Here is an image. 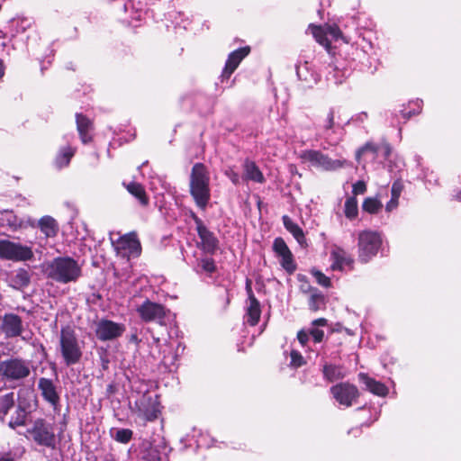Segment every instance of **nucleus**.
<instances>
[{"mask_svg": "<svg viewBox=\"0 0 461 461\" xmlns=\"http://www.w3.org/2000/svg\"><path fill=\"white\" fill-rule=\"evenodd\" d=\"M46 273L53 281L66 285L77 282L82 276V268L70 257H58L49 263Z\"/></svg>", "mask_w": 461, "mask_h": 461, "instance_id": "f257e3e1", "label": "nucleus"}, {"mask_svg": "<svg viewBox=\"0 0 461 461\" xmlns=\"http://www.w3.org/2000/svg\"><path fill=\"white\" fill-rule=\"evenodd\" d=\"M190 194L195 204L204 210L211 198L210 176L203 163H195L190 174Z\"/></svg>", "mask_w": 461, "mask_h": 461, "instance_id": "f03ea898", "label": "nucleus"}, {"mask_svg": "<svg viewBox=\"0 0 461 461\" xmlns=\"http://www.w3.org/2000/svg\"><path fill=\"white\" fill-rule=\"evenodd\" d=\"M342 131L339 109L335 106L330 107L321 121L319 138L329 146H336L341 140Z\"/></svg>", "mask_w": 461, "mask_h": 461, "instance_id": "7ed1b4c3", "label": "nucleus"}, {"mask_svg": "<svg viewBox=\"0 0 461 461\" xmlns=\"http://www.w3.org/2000/svg\"><path fill=\"white\" fill-rule=\"evenodd\" d=\"M59 352L67 366L77 364L82 358V347L75 331L68 326L60 330Z\"/></svg>", "mask_w": 461, "mask_h": 461, "instance_id": "20e7f679", "label": "nucleus"}, {"mask_svg": "<svg viewBox=\"0 0 461 461\" xmlns=\"http://www.w3.org/2000/svg\"><path fill=\"white\" fill-rule=\"evenodd\" d=\"M383 244L382 233L377 230H364L358 233V259L363 263L369 262L375 257Z\"/></svg>", "mask_w": 461, "mask_h": 461, "instance_id": "39448f33", "label": "nucleus"}, {"mask_svg": "<svg viewBox=\"0 0 461 461\" xmlns=\"http://www.w3.org/2000/svg\"><path fill=\"white\" fill-rule=\"evenodd\" d=\"M31 375V362L20 357L0 361V375L6 382H20Z\"/></svg>", "mask_w": 461, "mask_h": 461, "instance_id": "423d86ee", "label": "nucleus"}, {"mask_svg": "<svg viewBox=\"0 0 461 461\" xmlns=\"http://www.w3.org/2000/svg\"><path fill=\"white\" fill-rule=\"evenodd\" d=\"M28 432L37 445L52 450L57 447L58 440L54 425L46 420L42 418L35 420Z\"/></svg>", "mask_w": 461, "mask_h": 461, "instance_id": "0eeeda50", "label": "nucleus"}, {"mask_svg": "<svg viewBox=\"0 0 461 461\" xmlns=\"http://www.w3.org/2000/svg\"><path fill=\"white\" fill-rule=\"evenodd\" d=\"M302 158L312 167L324 171H336L350 165L349 161L345 158L332 159L328 155L316 149L305 150Z\"/></svg>", "mask_w": 461, "mask_h": 461, "instance_id": "6e6552de", "label": "nucleus"}, {"mask_svg": "<svg viewBox=\"0 0 461 461\" xmlns=\"http://www.w3.org/2000/svg\"><path fill=\"white\" fill-rule=\"evenodd\" d=\"M33 258L31 246L13 242L7 240H0V258L12 261H28Z\"/></svg>", "mask_w": 461, "mask_h": 461, "instance_id": "1a4fd4ad", "label": "nucleus"}, {"mask_svg": "<svg viewBox=\"0 0 461 461\" xmlns=\"http://www.w3.org/2000/svg\"><path fill=\"white\" fill-rule=\"evenodd\" d=\"M135 412L145 421H154L161 412L158 396L144 393L135 402Z\"/></svg>", "mask_w": 461, "mask_h": 461, "instance_id": "9d476101", "label": "nucleus"}, {"mask_svg": "<svg viewBox=\"0 0 461 461\" xmlns=\"http://www.w3.org/2000/svg\"><path fill=\"white\" fill-rule=\"evenodd\" d=\"M112 244L117 255L130 259L140 255L141 246L137 235L134 232L125 234L113 240Z\"/></svg>", "mask_w": 461, "mask_h": 461, "instance_id": "9b49d317", "label": "nucleus"}, {"mask_svg": "<svg viewBox=\"0 0 461 461\" xmlns=\"http://www.w3.org/2000/svg\"><path fill=\"white\" fill-rule=\"evenodd\" d=\"M136 311L140 318L145 322L154 321L159 325L165 324L167 310L161 303L146 299L137 307Z\"/></svg>", "mask_w": 461, "mask_h": 461, "instance_id": "f8f14e48", "label": "nucleus"}, {"mask_svg": "<svg viewBox=\"0 0 461 461\" xmlns=\"http://www.w3.org/2000/svg\"><path fill=\"white\" fill-rule=\"evenodd\" d=\"M308 30L315 38L316 41L324 46L326 49H329L332 41H338L339 40H342L344 42L348 43V40L342 35L341 31L335 24L328 25L324 28L321 26L310 24Z\"/></svg>", "mask_w": 461, "mask_h": 461, "instance_id": "ddd939ff", "label": "nucleus"}, {"mask_svg": "<svg viewBox=\"0 0 461 461\" xmlns=\"http://www.w3.org/2000/svg\"><path fill=\"white\" fill-rule=\"evenodd\" d=\"M330 393L343 408L352 406L359 397L357 387L349 383H339L330 387Z\"/></svg>", "mask_w": 461, "mask_h": 461, "instance_id": "4468645a", "label": "nucleus"}, {"mask_svg": "<svg viewBox=\"0 0 461 461\" xmlns=\"http://www.w3.org/2000/svg\"><path fill=\"white\" fill-rule=\"evenodd\" d=\"M125 330L126 327L123 323L108 319H101L95 325V336L100 341L114 340L120 338Z\"/></svg>", "mask_w": 461, "mask_h": 461, "instance_id": "2eb2a0df", "label": "nucleus"}, {"mask_svg": "<svg viewBox=\"0 0 461 461\" xmlns=\"http://www.w3.org/2000/svg\"><path fill=\"white\" fill-rule=\"evenodd\" d=\"M273 250L278 258L281 267L288 274H293L296 270V263L291 250L282 238H276L274 240Z\"/></svg>", "mask_w": 461, "mask_h": 461, "instance_id": "dca6fc26", "label": "nucleus"}, {"mask_svg": "<svg viewBox=\"0 0 461 461\" xmlns=\"http://www.w3.org/2000/svg\"><path fill=\"white\" fill-rule=\"evenodd\" d=\"M249 51L250 49L247 46L239 48L229 54L225 66L220 76L221 82H224L225 80L228 81L230 79L232 73L236 70L240 62L249 55Z\"/></svg>", "mask_w": 461, "mask_h": 461, "instance_id": "f3484780", "label": "nucleus"}, {"mask_svg": "<svg viewBox=\"0 0 461 461\" xmlns=\"http://www.w3.org/2000/svg\"><path fill=\"white\" fill-rule=\"evenodd\" d=\"M246 289L248 293V301L246 304L244 322L250 326H256L258 323L261 315L260 303L255 297L249 282H247Z\"/></svg>", "mask_w": 461, "mask_h": 461, "instance_id": "a211bd4d", "label": "nucleus"}, {"mask_svg": "<svg viewBox=\"0 0 461 461\" xmlns=\"http://www.w3.org/2000/svg\"><path fill=\"white\" fill-rule=\"evenodd\" d=\"M330 268L333 271H349L353 269L354 259L342 248L334 247L330 251Z\"/></svg>", "mask_w": 461, "mask_h": 461, "instance_id": "6ab92c4d", "label": "nucleus"}, {"mask_svg": "<svg viewBox=\"0 0 461 461\" xmlns=\"http://www.w3.org/2000/svg\"><path fill=\"white\" fill-rule=\"evenodd\" d=\"M38 388L43 399L52 406L53 410L55 411H59L60 397L53 381L41 377L39 379Z\"/></svg>", "mask_w": 461, "mask_h": 461, "instance_id": "aec40b11", "label": "nucleus"}, {"mask_svg": "<svg viewBox=\"0 0 461 461\" xmlns=\"http://www.w3.org/2000/svg\"><path fill=\"white\" fill-rule=\"evenodd\" d=\"M351 65L350 61L346 62L336 57L329 65V79H333L335 84H341L350 75Z\"/></svg>", "mask_w": 461, "mask_h": 461, "instance_id": "412c9836", "label": "nucleus"}, {"mask_svg": "<svg viewBox=\"0 0 461 461\" xmlns=\"http://www.w3.org/2000/svg\"><path fill=\"white\" fill-rule=\"evenodd\" d=\"M296 75L301 81L305 83L307 87H312L320 80V75L313 70L312 65L307 61L296 66Z\"/></svg>", "mask_w": 461, "mask_h": 461, "instance_id": "4be33fe9", "label": "nucleus"}, {"mask_svg": "<svg viewBox=\"0 0 461 461\" xmlns=\"http://www.w3.org/2000/svg\"><path fill=\"white\" fill-rule=\"evenodd\" d=\"M197 223V233L202 242V248L203 250L207 252H213L217 246H218V240L213 235L212 232H211L201 221V220H196Z\"/></svg>", "mask_w": 461, "mask_h": 461, "instance_id": "5701e85b", "label": "nucleus"}, {"mask_svg": "<svg viewBox=\"0 0 461 461\" xmlns=\"http://www.w3.org/2000/svg\"><path fill=\"white\" fill-rule=\"evenodd\" d=\"M359 381L365 385L366 389L375 395L384 397L388 394L387 386L375 379L368 376L365 373H359Z\"/></svg>", "mask_w": 461, "mask_h": 461, "instance_id": "b1692460", "label": "nucleus"}, {"mask_svg": "<svg viewBox=\"0 0 461 461\" xmlns=\"http://www.w3.org/2000/svg\"><path fill=\"white\" fill-rule=\"evenodd\" d=\"M3 331L7 337H16L22 332V320L16 314H5L2 324Z\"/></svg>", "mask_w": 461, "mask_h": 461, "instance_id": "393cba45", "label": "nucleus"}, {"mask_svg": "<svg viewBox=\"0 0 461 461\" xmlns=\"http://www.w3.org/2000/svg\"><path fill=\"white\" fill-rule=\"evenodd\" d=\"M244 178L255 183L263 184L266 179L256 163L250 159H245L243 163Z\"/></svg>", "mask_w": 461, "mask_h": 461, "instance_id": "a878e982", "label": "nucleus"}, {"mask_svg": "<svg viewBox=\"0 0 461 461\" xmlns=\"http://www.w3.org/2000/svg\"><path fill=\"white\" fill-rule=\"evenodd\" d=\"M77 128L80 139L84 144L88 143L92 140L90 131L92 130V122L82 113L76 114Z\"/></svg>", "mask_w": 461, "mask_h": 461, "instance_id": "bb28decb", "label": "nucleus"}, {"mask_svg": "<svg viewBox=\"0 0 461 461\" xmlns=\"http://www.w3.org/2000/svg\"><path fill=\"white\" fill-rule=\"evenodd\" d=\"M0 226L17 230L23 226V221L19 219L13 211L4 210L0 211Z\"/></svg>", "mask_w": 461, "mask_h": 461, "instance_id": "cd10ccee", "label": "nucleus"}, {"mask_svg": "<svg viewBox=\"0 0 461 461\" xmlns=\"http://www.w3.org/2000/svg\"><path fill=\"white\" fill-rule=\"evenodd\" d=\"M282 220L285 228L294 236L296 241L301 246H306V239L302 228L287 215H284Z\"/></svg>", "mask_w": 461, "mask_h": 461, "instance_id": "c85d7f7f", "label": "nucleus"}, {"mask_svg": "<svg viewBox=\"0 0 461 461\" xmlns=\"http://www.w3.org/2000/svg\"><path fill=\"white\" fill-rule=\"evenodd\" d=\"M38 226L47 238L55 237L59 231V225L54 218L46 215L39 220Z\"/></svg>", "mask_w": 461, "mask_h": 461, "instance_id": "c756f323", "label": "nucleus"}, {"mask_svg": "<svg viewBox=\"0 0 461 461\" xmlns=\"http://www.w3.org/2000/svg\"><path fill=\"white\" fill-rule=\"evenodd\" d=\"M421 107L422 100L416 99L414 101H411L407 105L402 104L398 113L402 118L403 122H405L411 116L419 114L421 112Z\"/></svg>", "mask_w": 461, "mask_h": 461, "instance_id": "7c9ffc66", "label": "nucleus"}, {"mask_svg": "<svg viewBox=\"0 0 461 461\" xmlns=\"http://www.w3.org/2000/svg\"><path fill=\"white\" fill-rule=\"evenodd\" d=\"M123 185L127 191L139 201L141 205L145 206L149 203V197L147 196L144 187L140 184L136 182H130L128 184L123 183Z\"/></svg>", "mask_w": 461, "mask_h": 461, "instance_id": "2f4dec72", "label": "nucleus"}, {"mask_svg": "<svg viewBox=\"0 0 461 461\" xmlns=\"http://www.w3.org/2000/svg\"><path fill=\"white\" fill-rule=\"evenodd\" d=\"M327 324V320L324 318L314 320L312 322V327L308 332L315 343L322 341L324 338V330L321 328L326 327Z\"/></svg>", "mask_w": 461, "mask_h": 461, "instance_id": "473e14b6", "label": "nucleus"}, {"mask_svg": "<svg viewBox=\"0 0 461 461\" xmlns=\"http://www.w3.org/2000/svg\"><path fill=\"white\" fill-rule=\"evenodd\" d=\"M323 375L329 382H334L344 378L346 375L341 366L335 365H324Z\"/></svg>", "mask_w": 461, "mask_h": 461, "instance_id": "72a5a7b5", "label": "nucleus"}, {"mask_svg": "<svg viewBox=\"0 0 461 461\" xmlns=\"http://www.w3.org/2000/svg\"><path fill=\"white\" fill-rule=\"evenodd\" d=\"M30 284V276L27 270L20 268L11 278V285L15 289H22Z\"/></svg>", "mask_w": 461, "mask_h": 461, "instance_id": "f704fd0d", "label": "nucleus"}, {"mask_svg": "<svg viewBox=\"0 0 461 461\" xmlns=\"http://www.w3.org/2000/svg\"><path fill=\"white\" fill-rule=\"evenodd\" d=\"M75 154V150L71 147H63L60 149L59 154L56 157L55 164L57 167L62 168L64 167H67L70 159Z\"/></svg>", "mask_w": 461, "mask_h": 461, "instance_id": "c9c22d12", "label": "nucleus"}, {"mask_svg": "<svg viewBox=\"0 0 461 461\" xmlns=\"http://www.w3.org/2000/svg\"><path fill=\"white\" fill-rule=\"evenodd\" d=\"M14 406V393H8L0 397V420H4L10 410Z\"/></svg>", "mask_w": 461, "mask_h": 461, "instance_id": "e433bc0d", "label": "nucleus"}, {"mask_svg": "<svg viewBox=\"0 0 461 461\" xmlns=\"http://www.w3.org/2000/svg\"><path fill=\"white\" fill-rule=\"evenodd\" d=\"M344 213L348 220H353L357 216V200L355 196H351L346 199L344 203Z\"/></svg>", "mask_w": 461, "mask_h": 461, "instance_id": "4c0bfd02", "label": "nucleus"}, {"mask_svg": "<svg viewBox=\"0 0 461 461\" xmlns=\"http://www.w3.org/2000/svg\"><path fill=\"white\" fill-rule=\"evenodd\" d=\"M26 411L19 406L15 411L14 416H12L11 420H9V427H11L12 429H15L20 426H24L26 423Z\"/></svg>", "mask_w": 461, "mask_h": 461, "instance_id": "58836bf2", "label": "nucleus"}, {"mask_svg": "<svg viewBox=\"0 0 461 461\" xmlns=\"http://www.w3.org/2000/svg\"><path fill=\"white\" fill-rule=\"evenodd\" d=\"M382 207V203L378 199L373 197L366 198L362 204V209L370 214L377 213Z\"/></svg>", "mask_w": 461, "mask_h": 461, "instance_id": "ea45409f", "label": "nucleus"}, {"mask_svg": "<svg viewBox=\"0 0 461 461\" xmlns=\"http://www.w3.org/2000/svg\"><path fill=\"white\" fill-rule=\"evenodd\" d=\"M197 273L206 272L212 273L215 270V264L212 258H203L199 260L198 265L195 268Z\"/></svg>", "mask_w": 461, "mask_h": 461, "instance_id": "a19ab883", "label": "nucleus"}, {"mask_svg": "<svg viewBox=\"0 0 461 461\" xmlns=\"http://www.w3.org/2000/svg\"><path fill=\"white\" fill-rule=\"evenodd\" d=\"M133 435L132 430L130 429H118L115 430L112 437L120 443L126 444L130 442Z\"/></svg>", "mask_w": 461, "mask_h": 461, "instance_id": "79ce46f5", "label": "nucleus"}, {"mask_svg": "<svg viewBox=\"0 0 461 461\" xmlns=\"http://www.w3.org/2000/svg\"><path fill=\"white\" fill-rule=\"evenodd\" d=\"M290 366L294 368H298L303 366L305 364V360L302 354L295 350L292 349L290 352Z\"/></svg>", "mask_w": 461, "mask_h": 461, "instance_id": "37998d69", "label": "nucleus"}, {"mask_svg": "<svg viewBox=\"0 0 461 461\" xmlns=\"http://www.w3.org/2000/svg\"><path fill=\"white\" fill-rule=\"evenodd\" d=\"M324 304V298L320 294H312L310 296L309 307L312 311H318Z\"/></svg>", "mask_w": 461, "mask_h": 461, "instance_id": "c03bdc74", "label": "nucleus"}, {"mask_svg": "<svg viewBox=\"0 0 461 461\" xmlns=\"http://www.w3.org/2000/svg\"><path fill=\"white\" fill-rule=\"evenodd\" d=\"M313 276L316 278V281L319 285L324 287L330 286V279L326 276L323 273L318 270L312 271Z\"/></svg>", "mask_w": 461, "mask_h": 461, "instance_id": "a18cd8bd", "label": "nucleus"}, {"mask_svg": "<svg viewBox=\"0 0 461 461\" xmlns=\"http://www.w3.org/2000/svg\"><path fill=\"white\" fill-rule=\"evenodd\" d=\"M403 185L401 181H394L391 188V196L400 198Z\"/></svg>", "mask_w": 461, "mask_h": 461, "instance_id": "49530a36", "label": "nucleus"}, {"mask_svg": "<svg viewBox=\"0 0 461 461\" xmlns=\"http://www.w3.org/2000/svg\"><path fill=\"white\" fill-rule=\"evenodd\" d=\"M366 191V185L364 181H357L352 186L354 195L362 194Z\"/></svg>", "mask_w": 461, "mask_h": 461, "instance_id": "de8ad7c7", "label": "nucleus"}, {"mask_svg": "<svg viewBox=\"0 0 461 461\" xmlns=\"http://www.w3.org/2000/svg\"><path fill=\"white\" fill-rule=\"evenodd\" d=\"M225 175L234 185H238L240 183V174L233 168L229 167L228 169H226Z\"/></svg>", "mask_w": 461, "mask_h": 461, "instance_id": "09e8293b", "label": "nucleus"}, {"mask_svg": "<svg viewBox=\"0 0 461 461\" xmlns=\"http://www.w3.org/2000/svg\"><path fill=\"white\" fill-rule=\"evenodd\" d=\"M367 151H371L373 154L376 152L375 147L371 143H366L365 146H363L357 152V159H359V157Z\"/></svg>", "mask_w": 461, "mask_h": 461, "instance_id": "8fccbe9b", "label": "nucleus"}, {"mask_svg": "<svg viewBox=\"0 0 461 461\" xmlns=\"http://www.w3.org/2000/svg\"><path fill=\"white\" fill-rule=\"evenodd\" d=\"M310 338V334L308 331L302 330L297 333V339L299 340V343L304 347L306 343L308 342Z\"/></svg>", "mask_w": 461, "mask_h": 461, "instance_id": "3c124183", "label": "nucleus"}, {"mask_svg": "<svg viewBox=\"0 0 461 461\" xmlns=\"http://www.w3.org/2000/svg\"><path fill=\"white\" fill-rule=\"evenodd\" d=\"M399 198L391 196L390 201L385 205V211L391 212L398 207Z\"/></svg>", "mask_w": 461, "mask_h": 461, "instance_id": "603ef678", "label": "nucleus"}, {"mask_svg": "<svg viewBox=\"0 0 461 461\" xmlns=\"http://www.w3.org/2000/svg\"><path fill=\"white\" fill-rule=\"evenodd\" d=\"M366 119H367V113L366 112H361V113L356 114L355 116H353L350 121L352 122L358 123V122H365Z\"/></svg>", "mask_w": 461, "mask_h": 461, "instance_id": "864d4df0", "label": "nucleus"}, {"mask_svg": "<svg viewBox=\"0 0 461 461\" xmlns=\"http://www.w3.org/2000/svg\"><path fill=\"white\" fill-rule=\"evenodd\" d=\"M391 123L393 126H396V125H399L400 123H402L397 113H393V119L391 121Z\"/></svg>", "mask_w": 461, "mask_h": 461, "instance_id": "5fc2aeb1", "label": "nucleus"}, {"mask_svg": "<svg viewBox=\"0 0 461 461\" xmlns=\"http://www.w3.org/2000/svg\"><path fill=\"white\" fill-rule=\"evenodd\" d=\"M130 341L131 342H134L135 344H139L140 343V339L138 338V335L137 334H132L130 338Z\"/></svg>", "mask_w": 461, "mask_h": 461, "instance_id": "6e6d98bb", "label": "nucleus"}, {"mask_svg": "<svg viewBox=\"0 0 461 461\" xmlns=\"http://www.w3.org/2000/svg\"><path fill=\"white\" fill-rule=\"evenodd\" d=\"M0 461H14V458L8 455H0Z\"/></svg>", "mask_w": 461, "mask_h": 461, "instance_id": "4d7b16f0", "label": "nucleus"}, {"mask_svg": "<svg viewBox=\"0 0 461 461\" xmlns=\"http://www.w3.org/2000/svg\"><path fill=\"white\" fill-rule=\"evenodd\" d=\"M5 75V66H4V63L2 60H0V79L4 77Z\"/></svg>", "mask_w": 461, "mask_h": 461, "instance_id": "13d9d810", "label": "nucleus"}, {"mask_svg": "<svg viewBox=\"0 0 461 461\" xmlns=\"http://www.w3.org/2000/svg\"><path fill=\"white\" fill-rule=\"evenodd\" d=\"M147 163H148V161L143 162L142 165L139 167V169H140V167H143L144 165H146Z\"/></svg>", "mask_w": 461, "mask_h": 461, "instance_id": "bf43d9fd", "label": "nucleus"}]
</instances>
